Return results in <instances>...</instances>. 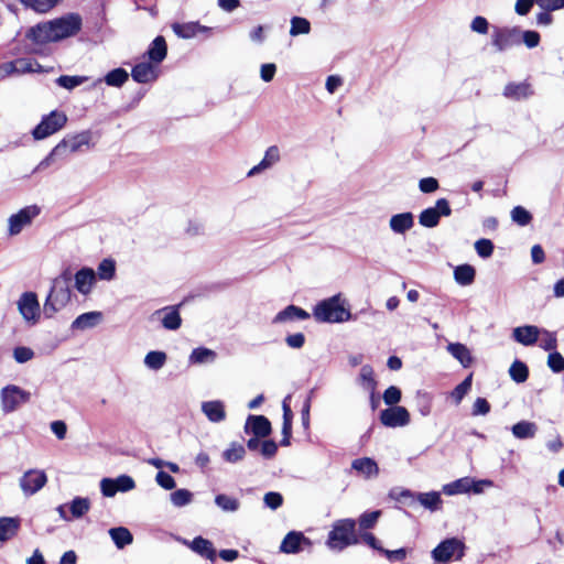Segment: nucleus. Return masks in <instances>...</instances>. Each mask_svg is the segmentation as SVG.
<instances>
[{
    "instance_id": "4c0bfd02",
    "label": "nucleus",
    "mask_w": 564,
    "mask_h": 564,
    "mask_svg": "<svg viewBox=\"0 0 564 564\" xmlns=\"http://www.w3.org/2000/svg\"><path fill=\"white\" fill-rule=\"evenodd\" d=\"M109 535L118 549H123L133 542L131 532L124 527L111 528Z\"/></svg>"
},
{
    "instance_id": "f3484780",
    "label": "nucleus",
    "mask_w": 564,
    "mask_h": 564,
    "mask_svg": "<svg viewBox=\"0 0 564 564\" xmlns=\"http://www.w3.org/2000/svg\"><path fill=\"white\" fill-rule=\"evenodd\" d=\"M245 432L257 437H267L271 433V423L263 415H249L245 424Z\"/></svg>"
},
{
    "instance_id": "e2e57ef3",
    "label": "nucleus",
    "mask_w": 564,
    "mask_h": 564,
    "mask_svg": "<svg viewBox=\"0 0 564 564\" xmlns=\"http://www.w3.org/2000/svg\"><path fill=\"white\" fill-rule=\"evenodd\" d=\"M401 400V390L398 387L391 386L383 393V401L390 406H395Z\"/></svg>"
},
{
    "instance_id": "a878e982",
    "label": "nucleus",
    "mask_w": 564,
    "mask_h": 564,
    "mask_svg": "<svg viewBox=\"0 0 564 564\" xmlns=\"http://www.w3.org/2000/svg\"><path fill=\"white\" fill-rule=\"evenodd\" d=\"M351 468L367 479L377 477L379 474V467L377 463L369 457H362L352 460Z\"/></svg>"
},
{
    "instance_id": "c03bdc74",
    "label": "nucleus",
    "mask_w": 564,
    "mask_h": 564,
    "mask_svg": "<svg viewBox=\"0 0 564 564\" xmlns=\"http://www.w3.org/2000/svg\"><path fill=\"white\" fill-rule=\"evenodd\" d=\"M215 503L225 512H235L240 507L238 499L224 494L217 495L215 497Z\"/></svg>"
},
{
    "instance_id": "680f3d73",
    "label": "nucleus",
    "mask_w": 564,
    "mask_h": 564,
    "mask_svg": "<svg viewBox=\"0 0 564 564\" xmlns=\"http://www.w3.org/2000/svg\"><path fill=\"white\" fill-rule=\"evenodd\" d=\"M547 366L550 367V369L556 373L561 372L564 370V357L557 352V351H552L550 352L549 357H547Z\"/></svg>"
},
{
    "instance_id": "7ed1b4c3",
    "label": "nucleus",
    "mask_w": 564,
    "mask_h": 564,
    "mask_svg": "<svg viewBox=\"0 0 564 564\" xmlns=\"http://www.w3.org/2000/svg\"><path fill=\"white\" fill-rule=\"evenodd\" d=\"M91 132L89 130L82 131L76 134L66 135L51 153L40 162L37 170L47 167L56 158H64L67 153L82 151L84 147L90 148Z\"/></svg>"
},
{
    "instance_id": "39448f33",
    "label": "nucleus",
    "mask_w": 564,
    "mask_h": 564,
    "mask_svg": "<svg viewBox=\"0 0 564 564\" xmlns=\"http://www.w3.org/2000/svg\"><path fill=\"white\" fill-rule=\"evenodd\" d=\"M358 543L359 538L356 535L355 520L341 519L334 522L326 542L330 550L343 551L347 546Z\"/></svg>"
},
{
    "instance_id": "a18cd8bd",
    "label": "nucleus",
    "mask_w": 564,
    "mask_h": 564,
    "mask_svg": "<svg viewBox=\"0 0 564 564\" xmlns=\"http://www.w3.org/2000/svg\"><path fill=\"white\" fill-rule=\"evenodd\" d=\"M509 375L517 383H522L528 379L529 369L525 364L520 360L513 361L510 366Z\"/></svg>"
},
{
    "instance_id": "6ab92c4d",
    "label": "nucleus",
    "mask_w": 564,
    "mask_h": 564,
    "mask_svg": "<svg viewBox=\"0 0 564 564\" xmlns=\"http://www.w3.org/2000/svg\"><path fill=\"white\" fill-rule=\"evenodd\" d=\"M302 543L307 545L311 544L310 540L305 538L302 532L291 531L284 536L280 545V551L286 554L299 553L301 551Z\"/></svg>"
},
{
    "instance_id": "5701e85b",
    "label": "nucleus",
    "mask_w": 564,
    "mask_h": 564,
    "mask_svg": "<svg viewBox=\"0 0 564 564\" xmlns=\"http://www.w3.org/2000/svg\"><path fill=\"white\" fill-rule=\"evenodd\" d=\"M280 161V150L276 145L269 147L264 153L263 159L260 161L259 164L253 166L249 172L248 176H254L271 166H273L275 163Z\"/></svg>"
},
{
    "instance_id": "58836bf2",
    "label": "nucleus",
    "mask_w": 564,
    "mask_h": 564,
    "mask_svg": "<svg viewBox=\"0 0 564 564\" xmlns=\"http://www.w3.org/2000/svg\"><path fill=\"white\" fill-rule=\"evenodd\" d=\"M129 78V74L126 69L123 68H115L112 70H110L109 73L106 74V76L104 77V82L108 85V86H111V87H121ZM102 79L99 78L97 79V82L95 83V85L101 83Z\"/></svg>"
},
{
    "instance_id": "37998d69",
    "label": "nucleus",
    "mask_w": 564,
    "mask_h": 564,
    "mask_svg": "<svg viewBox=\"0 0 564 564\" xmlns=\"http://www.w3.org/2000/svg\"><path fill=\"white\" fill-rule=\"evenodd\" d=\"M0 70L4 74H13V73H25L33 70L31 67V63L26 59L20 58L11 63L3 64L0 66Z\"/></svg>"
},
{
    "instance_id": "69168bd1",
    "label": "nucleus",
    "mask_w": 564,
    "mask_h": 564,
    "mask_svg": "<svg viewBox=\"0 0 564 564\" xmlns=\"http://www.w3.org/2000/svg\"><path fill=\"white\" fill-rule=\"evenodd\" d=\"M263 502H264L265 507H268L272 510H276L278 508H280L282 506L283 497L279 492L270 491L264 495Z\"/></svg>"
},
{
    "instance_id": "2f4dec72",
    "label": "nucleus",
    "mask_w": 564,
    "mask_h": 564,
    "mask_svg": "<svg viewBox=\"0 0 564 564\" xmlns=\"http://www.w3.org/2000/svg\"><path fill=\"white\" fill-rule=\"evenodd\" d=\"M476 270L470 264H460L454 269V279L457 284L467 286L474 283Z\"/></svg>"
},
{
    "instance_id": "5fc2aeb1",
    "label": "nucleus",
    "mask_w": 564,
    "mask_h": 564,
    "mask_svg": "<svg viewBox=\"0 0 564 564\" xmlns=\"http://www.w3.org/2000/svg\"><path fill=\"white\" fill-rule=\"evenodd\" d=\"M511 219L519 226H527L532 220V215L522 206H516L511 210Z\"/></svg>"
},
{
    "instance_id": "052dcab7",
    "label": "nucleus",
    "mask_w": 564,
    "mask_h": 564,
    "mask_svg": "<svg viewBox=\"0 0 564 564\" xmlns=\"http://www.w3.org/2000/svg\"><path fill=\"white\" fill-rule=\"evenodd\" d=\"M475 249L479 257L489 258L494 252V243L489 239H479L475 242Z\"/></svg>"
},
{
    "instance_id": "20e7f679",
    "label": "nucleus",
    "mask_w": 564,
    "mask_h": 564,
    "mask_svg": "<svg viewBox=\"0 0 564 564\" xmlns=\"http://www.w3.org/2000/svg\"><path fill=\"white\" fill-rule=\"evenodd\" d=\"M313 316L322 323H341L350 319L351 314L341 301L340 294H336L317 303Z\"/></svg>"
},
{
    "instance_id": "473e14b6",
    "label": "nucleus",
    "mask_w": 564,
    "mask_h": 564,
    "mask_svg": "<svg viewBox=\"0 0 564 564\" xmlns=\"http://www.w3.org/2000/svg\"><path fill=\"white\" fill-rule=\"evenodd\" d=\"M172 29L182 39H192L199 32L207 30V28L199 25L197 22L174 23Z\"/></svg>"
},
{
    "instance_id": "4d7b16f0",
    "label": "nucleus",
    "mask_w": 564,
    "mask_h": 564,
    "mask_svg": "<svg viewBox=\"0 0 564 564\" xmlns=\"http://www.w3.org/2000/svg\"><path fill=\"white\" fill-rule=\"evenodd\" d=\"M471 388V375L460 382L451 393L456 404H459Z\"/></svg>"
},
{
    "instance_id": "72a5a7b5",
    "label": "nucleus",
    "mask_w": 564,
    "mask_h": 564,
    "mask_svg": "<svg viewBox=\"0 0 564 564\" xmlns=\"http://www.w3.org/2000/svg\"><path fill=\"white\" fill-rule=\"evenodd\" d=\"M513 436L518 440L533 438L538 432V425L530 421H520L511 427Z\"/></svg>"
},
{
    "instance_id": "a19ab883",
    "label": "nucleus",
    "mask_w": 564,
    "mask_h": 564,
    "mask_svg": "<svg viewBox=\"0 0 564 564\" xmlns=\"http://www.w3.org/2000/svg\"><path fill=\"white\" fill-rule=\"evenodd\" d=\"M416 498V501L431 511L437 510L442 503L441 495L437 491L420 492Z\"/></svg>"
},
{
    "instance_id": "c9c22d12",
    "label": "nucleus",
    "mask_w": 564,
    "mask_h": 564,
    "mask_svg": "<svg viewBox=\"0 0 564 564\" xmlns=\"http://www.w3.org/2000/svg\"><path fill=\"white\" fill-rule=\"evenodd\" d=\"M217 354L205 347H198L193 349L188 357V361L192 365L212 364L216 360Z\"/></svg>"
},
{
    "instance_id": "4be33fe9",
    "label": "nucleus",
    "mask_w": 564,
    "mask_h": 564,
    "mask_svg": "<svg viewBox=\"0 0 564 564\" xmlns=\"http://www.w3.org/2000/svg\"><path fill=\"white\" fill-rule=\"evenodd\" d=\"M414 226V216L410 212L395 214L389 220L390 229L398 235H403Z\"/></svg>"
},
{
    "instance_id": "bb28decb",
    "label": "nucleus",
    "mask_w": 564,
    "mask_h": 564,
    "mask_svg": "<svg viewBox=\"0 0 564 564\" xmlns=\"http://www.w3.org/2000/svg\"><path fill=\"white\" fill-rule=\"evenodd\" d=\"M20 525L21 520L18 517L0 518V542H6L17 535Z\"/></svg>"
},
{
    "instance_id": "dca6fc26",
    "label": "nucleus",
    "mask_w": 564,
    "mask_h": 564,
    "mask_svg": "<svg viewBox=\"0 0 564 564\" xmlns=\"http://www.w3.org/2000/svg\"><path fill=\"white\" fill-rule=\"evenodd\" d=\"M152 318H158L161 321L162 326L169 330H176L182 325V318L178 312V305L165 306L163 308L156 310L152 314Z\"/></svg>"
},
{
    "instance_id": "f8f14e48",
    "label": "nucleus",
    "mask_w": 564,
    "mask_h": 564,
    "mask_svg": "<svg viewBox=\"0 0 564 564\" xmlns=\"http://www.w3.org/2000/svg\"><path fill=\"white\" fill-rule=\"evenodd\" d=\"M40 214V208L36 205L26 206L9 217L8 230L10 236L19 235L25 226H29L32 220Z\"/></svg>"
},
{
    "instance_id": "a211bd4d",
    "label": "nucleus",
    "mask_w": 564,
    "mask_h": 564,
    "mask_svg": "<svg viewBox=\"0 0 564 564\" xmlns=\"http://www.w3.org/2000/svg\"><path fill=\"white\" fill-rule=\"evenodd\" d=\"M133 80L140 84H147L158 78V66L153 63H138L131 72Z\"/></svg>"
},
{
    "instance_id": "393cba45",
    "label": "nucleus",
    "mask_w": 564,
    "mask_h": 564,
    "mask_svg": "<svg viewBox=\"0 0 564 564\" xmlns=\"http://www.w3.org/2000/svg\"><path fill=\"white\" fill-rule=\"evenodd\" d=\"M310 318V314L295 305H289L284 310L280 311L273 318L274 324L291 322V321H304Z\"/></svg>"
},
{
    "instance_id": "4468645a",
    "label": "nucleus",
    "mask_w": 564,
    "mask_h": 564,
    "mask_svg": "<svg viewBox=\"0 0 564 564\" xmlns=\"http://www.w3.org/2000/svg\"><path fill=\"white\" fill-rule=\"evenodd\" d=\"M47 482L43 470L30 469L20 478V487L25 496H32L41 490Z\"/></svg>"
},
{
    "instance_id": "8fccbe9b",
    "label": "nucleus",
    "mask_w": 564,
    "mask_h": 564,
    "mask_svg": "<svg viewBox=\"0 0 564 564\" xmlns=\"http://www.w3.org/2000/svg\"><path fill=\"white\" fill-rule=\"evenodd\" d=\"M97 273L101 280L110 281L115 278L116 263L111 259H104L98 268Z\"/></svg>"
},
{
    "instance_id": "6e6d98bb",
    "label": "nucleus",
    "mask_w": 564,
    "mask_h": 564,
    "mask_svg": "<svg viewBox=\"0 0 564 564\" xmlns=\"http://www.w3.org/2000/svg\"><path fill=\"white\" fill-rule=\"evenodd\" d=\"M193 499V494L187 489H177L171 494V502L175 507H184Z\"/></svg>"
},
{
    "instance_id": "338daca9",
    "label": "nucleus",
    "mask_w": 564,
    "mask_h": 564,
    "mask_svg": "<svg viewBox=\"0 0 564 564\" xmlns=\"http://www.w3.org/2000/svg\"><path fill=\"white\" fill-rule=\"evenodd\" d=\"M490 412V404L485 398H477L473 404L471 414L474 416L486 415Z\"/></svg>"
},
{
    "instance_id": "13d9d810",
    "label": "nucleus",
    "mask_w": 564,
    "mask_h": 564,
    "mask_svg": "<svg viewBox=\"0 0 564 564\" xmlns=\"http://www.w3.org/2000/svg\"><path fill=\"white\" fill-rule=\"evenodd\" d=\"M416 404L419 412L423 416H427L431 413L432 410V397L427 392H421L419 391L416 394Z\"/></svg>"
},
{
    "instance_id": "79ce46f5",
    "label": "nucleus",
    "mask_w": 564,
    "mask_h": 564,
    "mask_svg": "<svg viewBox=\"0 0 564 564\" xmlns=\"http://www.w3.org/2000/svg\"><path fill=\"white\" fill-rule=\"evenodd\" d=\"M358 381L366 391L375 392L377 382L373 378V369L371 366L365 365L361 367Z\"/></svg>"
},
{
    "instance_id": "f257e3e1",
    "label": "nucleus",
    "mask_w": 564,
    "mask_h": 564,
    "mask_svg": "<svg viewBox=\"0 0 564 564\" xmlns=\"http://www.w3.org/2000/svg\"><path fill=\"white\" fill-rule=\"evenodd\" d=\"M83 25V19L78 13H67L50 21L32 26L26 36L36 44L58 42L75 36Z\"/></svg>"
},
{
    "instance_id": "3c124183",
    "label": "nucleus",
    "mask_w": 564,
    "mask_h": 564,
    "mask_svg": "<svg viewBox=\"0 0 564 564\" xmlns=\"http://www.w3.org/2000/svg\"><path fill=\"white\" fill-rule=\"evenodd\" d=\"M311 31V24L305 18L294 17L291 20L290 34L296 36L300 34H307Z\"/></svg>"
},
{
    "instance_id": "aec40b11",
    "label": "nucleus",
    "mask_w": 564,
    "mask_h": 564,
    "mask_svg": "<svg viewBox=\"0 0 564 564\" xmlns=\"http://www.w3.org/2000/svg\"><path fill=\"white\" fill-rule=\"evenodd\" d=\"M540 334L541 329L538 326L525 325L516 327L512 332V337L524 346H532L538 341Z\"/></svg>"
},
{
    "instance_id": "ddd939ff",
    "label": "nucleus",
    "mask_w": 564,
    "mask_h": 564,
    "mask_svg": "<svg viewBox=\"0 0 564 564\" xmlns=\"http://www.w3.org/2000/svg\"><path fill=\"white\" fill-rule=\"evenodd\" d=\"M135 482L128 475H120L117 478H102L100 490L105 497H113L117 492H127L134 489Z\"/></svg>"
},
{
    "instance_id": "9d476101",
    "label": "nucleus",
    "mask_w": 564,
    "mask_h": 564,
    "mask_svg": "<svg viewBox=\"0 0 564 564\" xmlns=\"http://www.w3.org/2000/svg\"><path fill=\"white\" fill-rule=\"evenodd\" d=\"M17 305L19 313L28 324L35 325L40 321L41 307L34 292L22 293Z\"/></svg>"
},
{
    "instance_id": "0eeeda50",
    "label": "nucleus",
    "mask_w": 564,
    "mask_h": 564,
    "mask_svg": "<svg viewBox=\"0 0 564 564\" xmlns=\"http://www.w3.org/2000/svg\"><path fill=\"white\" fill-rule=\"evenodd\" d=\"M465 544L456 539L451 538L442 541L433 551L432 557L438 564H445L452 560H460L464 556Z\"/></svg>"
},
{
    "instance_id": "c85d7f7f",
    "label": "nucleus",
    "mask_w": 564,
    "mask_h": 564,
    "mask_svg": "<svg viewBox=\"0 0 564 564\" xmlns=\"http://www.w3.org/2000/svg\"><path fill=\"white\" fill-rule=\"evenodd\" d=\"M446 349L464 368H468L473 364L471 352L466 345L449 343Z\"/></svg>"
},
{
    "instance_id": "9b49d317",
    "label": "nucleus",
    "mask_w": 564,
    "mask_h": 564,
    "mask_svg": "<svg viewBox=\"0 0 564 564\" xmlns=\"http://www.w3.org/2000/svg\"><path fill=\"white\" fill-rule=\"evenodd\" d=\"M452 209L446 198L436 200L434 207H429L419 215V223L426 228H434L438 225L441 216H449Z\"/></svg>"
},
{
    "instance_id": "b1692460",
    "label": "nucleus",
    "mask_w": 564,
    "mask_h": 564,
    "mask_svg": "<svg viewBox=\"0 0 564 564\" xmlns=\"http://www.w3.org/2000/svg\"><path fill=\"white\" fill-rule=\"evenodd\" d=\"M202 411L214 423L223 422L226 419L225 404L219 400L203 402Z\"/></svg>"
},
{
    "instance_id": "ea45409f",
    "label": "nucleus",
    "mask_w": 564,
    "mask_h": 564,
    "mask_svg": "<svg viewBox=\"0 0 564 564\" xmlns=\"http://www.w3.org/2000/svg\"><path fill=\"white\" fill-rule=\"evenodd\" d=\"M167 356L164 351L152 350L144 357V365L147 368L158 371L165 365Z\"/></svg>"
},
{
    "instance_id": "864d4df0",
    "label": "nucleus",
    "mask_w": 564,
    "mask_h": 564,
    "mask_svg": "<svg viewBox=\"0 0 564 564\" xmlns=\"http://www.w3.org/2000/svg\"><path fill=\"white\" fill-rule=\"evenodd\" d=\"M87 80L85 76H68L62 75L56 79V84L65 89H74Z\"/></svg>"
},
{
    "instance_id": "0e129e2a",
    "label": "nucleus",
    "mask_w": 564,
    "mask_h": 564,
    "mask_svg": "<svg viewBox=\"0 0 564 564\" xmlns=\"http://www.w3.org/2000/svg\"><path fill=\"white\" fill-rule=\"evenodd\" d=\"M13 357L17 362L24 364L34 357V351L29 347L19 346L14 348Z\"/></svg>"
},
{
    "instance_id": "412c9836",
    "label": "nucleus",
    "mask_w": 564,
    "mask_h": 564,
    "mask_svg": "<svg viewBox=\"0 0 564 564\" xmlns=\"http://www.w3.org/2000/svg\"><path fill=\"white\" fill-rule=\"evenodd\" d=\"M74 279L76 290L79 293L87 295L91 292V289L96 282V273L90 268H83L76 272Z\"/></svg>"
},
{
    "instance_id": "49530a36",
    "label": "nucleus",
    "mask_w": 564,
    "mask_h": 564,
    "mask_svg": "<svg viewBox=\"0 0 564 564\" xmlns=\"http://www.w3.org/2000/svg\"><path fill=\"white\" fill-rule=\"evenodd\" d=\"M246 449L239 443H231L230 446L223 453V457L228 463H237L243 458Z\"/></svg>"
},
{
    "instance_id": "2eb2a0df",
    "label": "nucleus",
    "mask_w": 564,
    "mask_h": 564,
    "mask_svg": "<svg viewBox=\"0 0 564 564\" xmlns=\"http://www.w3.org/2000/svg\"><path fill=\"white\" fill-rule=\"evenodd\" d=\"M380 421L387 427L405 426L410 423V413L404 406H390L381 411Z\"/></svg>"
},
{
    "instance_id": "bf43d9fd",
    "label": "nucleus",
    "mask_w": 564,
    "mask_h": 564,
    "mask_svg": "<svg viewBox=\"0 0 564 564\" xmlns=\"http://www.w3.org/2000/svg\"><path fill=\"white\" fill-rule=\"evenodd\" d=\"M541 334H543V338L540 341V347L546 351L555 350L557 346V339L555 334L546 329H541Z\"/></svg>"
},
{
    "instance_id": "de8ad7c7",
    "label": "nucleus",
    "mask_w": 564,
    "mask_h": 564,
    "mask_svg": "<svg viewBox=\"0 0 564 564\" xmlns=\"http://www.w3.org/2000/svg\"><path fill=\"white\" fill-rule=\"evenodd\" d=\"M70 512L74 518H80L90 509V501L88 498L76 497L69 505Z\"/></svg>"
},
{
    "instance_id": "e433bc0d",
    "label": "nucleus",
    "mask_w": 564,
    "mask_h": 564,
    "mask_svg": "<svg viewBox=\"0 0 564 564\" xmlns=\"http://www.w3.org/2000/svg\"><path fill=\"white\" fill-rule=\"evenodd\" d=\"M100 312H88L79 315L73 323L75 329H87L95 327L101 321Z\"/></svg>"
},
{
    "instance_id": "f03ea898",
    "label": "nucleus",
    "mask_w": 564,
    "mask_h": 564,
    "mask_svg": "<svg viewBox=\"0 0 564 564\" xmlns=\"http://www.w3.org/2000/svg\"><path fill=\"white\" fill-rule=\"evenodd\" d=\"M70 282L72 273L69 270H65L52 282L51 291L44 303V314L46 317H53V315L64 308L70 301Z\"/></svg>"
},
{
    "instance_id": "6e6552de",
    "label": "nucleus",
    "mask_w": 564,
    "mask_h": 564,
    "mask_svg": "<svg viewBox=\"0 0 564 564\" xmlns=\"http://www.w3.org/2000/svg\"><path fill=\"white\" fill-rule=\"evenodd\" d=\"M67 122V117L64 112L52 111L44 116L41 122L33 129L32 134L35 140L45 139L53 133L61 130Z\"/></svg>"
},
{
    "instance_id": "7c9ffc66",
    "label": "nucleus",
    "mask_w": 564,
    "mask_h": 564,
    "mask_svg": "<svg viewBox=\"0 0 564 564\" xmlns=\"http://www.w3.org/2000/svg\"><path fill=\"white\" fill-rule=\"evenodd\" d=\"M189 547L197 554L210 560L212 562L216 558V551L213 543L202 536L195 538L191 543Z\"/></svg>"
},
{
    "instance_id": "f704fd0d",
    "label": "nucleus",
    "mask_w": 564,
    "mask_h": 564,
    "mask_svg": "<svg viewBox=\"0 0 564 564\" xmlns=\"http://www.w3.org/2000/svg\"><path fill=\"white\" fill-rule=\"evenodd\" d=\"M473 479L469 477L459 478L443 486V492L447 496L470 492Z\"/></svg>"
},
{
    "instance_id": "423d86ee",
    "label": "nucleus",
    "mask_w": 564,
    "mask_h": 564,
    "mask_svg": "<svg viewBox=\"0 0 564 564\" xmlns=\"http://www.w3.org/2000/svg\"><path fill=\"white\" fill-rule=\"evenodd\" d=\"M30 399L31 393L15 384H8L0 391L1 409L6 414L17 411Z\"/></svg>"
},
{
    "instance_id": "cd10ccee",
    "label": "nucleus",
    "mask_w": 564,
    "mask_h": 564,
    "mask_svg": "<svg viewBox=\"0 0 564 564\" xmlns=\"http://www.w3.org/2000/svg\"><path fill=\"white\" fill-rule=\"evenodd\" d=\"M167 47L166 42L163 36H156L149 50L147 51V55L151 63L155 64L156 66L163 62V59L166 57Z\"/></svg>"
},
{
    "instance_id": "1a4fd4ad",
    "label": "nucleus",
    "mask_w": 564,
    "mask_h": 564,
    "mask_svg": "<svg viewBox=\"0 0 564 564\" xmlns=\"http://www.w3.org/2000/svg\"><path fill=\"white\" fill-rule=\"evenodd\" d=\"M491 43L498 52H503L521 43V32L517 28L494 26Z\"/></svg>"
},
{
    "instance_id": "774afa93",
    "label": "nucleus",
    "mask_w": 564,
    "mask_h": 564,
    "mask_svg": "<svg viewBox=\"0 0 564 564\" xmlns=\"http://www.w3.org/2000/svg\"><path fill=\"white\" fill-rule=\"evenodd\" d=\"M155 480L159 486L166 490H171L176 486L174 478L170 474L162 470L156 474Z\"/></svg>"
},
{
    "instance_id": "603ef678",
    "label": "nucleus",
    "mask_w": 564,
    "mask_h": 564,
    "mask_svg": "<svg viewBox=\"0 0 564 564\" xmlns=\"http://www.w3.org/2000/svg\"><path fill=\"white\" fill-rule=\"evenodd\" d=\"M380 516H381L380 510L362 513L358 519V524H359L360 530L372 529L377 524Z\"/></svg>"
},
{
    "instance_id": "09e8293b",
    "label": "nucleus",
    "mask_w": 564,
    "mask_h": 564,
    "mask_svg": "<svg viewBox=\"0 0 564 564\" xmlns=\"http://www.w3.org/2000/svg\"><path fill=\"white\" fill-rule=\"evenodd\" d=\"M24 6L36 12L45 13L54 8L58 0H20Z\"/></svg>"
},
{
    "instance_id": "c756f323",
    "label": "nucleus",
    "mask_w": 564,
    "mask_h": 564,
    "mask_svg": "<svg viewBox=\"0 0 564 564\" xmlns=\"http://www.w3.org/2000/svg\"><path fill=\"white\" fill-rule=\"evenodd\" d=\"M532 95L531 86L528 83H509L503 89V96L509 99L520 100Z\"/></svg>"
}]
</instances>
